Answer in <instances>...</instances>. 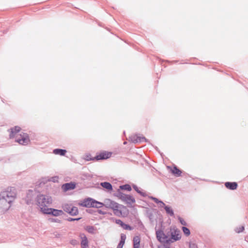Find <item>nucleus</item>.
Here are the masks:
<instances>
[{
  "label": "nucleus",
  "mask_w": 248,
  "mask_h": 248,
  "mask_svg": "<svg viewBox=\"0 0 248 248\" xmlns=\"http://www.w3.org/2000/svg\"><path fill=\"white\" fill-rule=\"evenodd\" d=\"M85 230L91 234H95L96 232V229L92 226H87L85 228Z\"/></svg>",
  "instance_id": "aec40b11"
},
{
  "label": "nucleus",
  "mask_w": 248,
  "mask_h": 248,
  "mask_svg": "<svg viewBox=\"0 0 248 248\" xmlns=\"http://www.w3.org/2000/svg\"><path fill=\"white\" fill-rule=\"evenodd\" d=\"M93 200L94 199L91 198L85 199L79 203V205L81 206L87 208L92 207Z\"/></svg>",
  "instance_id": "1a4fd4ad"
},
{
  "label": "nucleus",
  "mask_w": 248,
  "mask_h": 248,
  "mask_svg": "<svg viewBox=\"0 0 248 248\" xmlns=\"http://www.w3.org/2000/svg\"><path fill=\"white\" fill-rule=\"evenodd\" d=\"M78 214V210L77 207L72 206L69 214L71 216H76Z\"/></svg>",
  "instance_id": "393cba45"
},
{
  "label": "nucleus",
  "mask_w": 248,
  "mask_h": 248,
  "mask_svg": "<svg viewBox=\"0 0 248 248\" xmlns=\"http://www.w3.org/2000/svg\"><path fill=\"white\" fill-rule=\"evenodd\" d=\"M126 143H127L126 141H124V144H126Z\"/></svg>",
  "instance_id": "a18cd8bd"
},
{
  "label": "nucleus",
  "mask_w": 248,
  "mask_h": 248,
  "mask_svg": "<svg viewBox=\"0 0 248 248\" xmlns=\"http://www.w3.org/2000/svg\"><path fill=\"white\" fill-rule=\"evenodd\" d=\"M67 151L65 149H55L53 150V153L55 155H59L62 156L65 155V154L66 153Z\"/></svg>",
  "instance_id": "a211bd4d"
},
{
  "label": "nucleus",
  "mask_w": 248,
  "mask_h": 248,
  "mask_svg": "<svg viewBox=\"0 0 248 248\" xmlns=\"http://www.w3.org/2000/svg\"><path fill=\"white\" fill-rule=\"evenodd\" d=\"M33 193L32 190H29L27 193L26 198V202L27 204H30L32 203L33 200Z\"/></svg>",
  "instance_id": "f8f14e48"
},
{
  "label": "nucleus",
  "mask_w": 248,
  "mask_h": 248,
  "mask_svg": "<svg viewBox=\"0 0 248 248\" xmlns=\"http://www.w3.org/2000/svg\"><path fill=\"white\" fill-rule=\"evenodd\" d=\"M47 215H51L54 217H59L64 214V212L62 210L55 209L52 208L46 209L44 213Z\"/></svg>",
  "instance_id": "423d86ee"
},
{
  "label": "nucleus",
  "mask_w": 248,
  "mask_h": 248,
  "mask_svg": "<svg viewBox=\"0 0 248 248\" xmlns=\"http://www.w3.org/2000/svg\"><path fill=\"white\" fill-rule=\"evenodd\" d=\"M171 239L173 240V242L174 241H177L181 238V236L179 233V231L177 229H170Z\"/></svg>",
  "instance_id": "9d476101"
},
{
  "label": "nucleus",
  "mask_w": 248,
  "mask_h": 248,
  "mask_svg": "<svg viewBox=\"0 0 248 248\" xmlns=\"http://www.w3.org/2000/svg\"><path fill=\"white\" fill-rule=\"evenodd\" d=\"M86 160L88 161L89 160H95V159L94 158H92L91 155H86Z\"/></svg>",
  "instance_id": "58836bf2"
},
{
  "label": "nucleus",
  "mask_w": 248,
  "mask_h": 248,
  "mask_svg": "<svg viewBox=\"0 0 248 248\" xmlns=\"http://www.w3.org/2000/svg\"><path fill=\"white\" fill-rule=\"evenodd\" d=\"M150 198L151 199L153 200L156 203L162 204H163V202L162 201L159 200L156 198L153 197H151Z\"/></svg>",
  "instance_id": "c756f323"
},
{
  "label": "nucleus",
  "mask_w": 248,
  "mask_h": 248,
  "mask_svg": "<svg viewBox=\"0 0 248 248\" xmlns=\"http://www.w3.org/2000/svg\"><path fill=\"white\" fill-rule=\"evenodd\" d=\"M114 195L119 199L121 200L123 202H124L128 195L123 193L121 192L120 189H118L117 192L114 194Z\"/></svg>",
  "instance_id": "4468645a"
},
{
  "label": "nucleus",
  "mask_w": 248,
  "mask_h": 248,
  "mask_svg": "<svg viewBox=\"0 0 248 248\" xmlns=\"http://www.w3.org/2000/svg\"><path fill=\"white\" fill-rule=\"evenodd\" d=\"M171 172L176 176H180L182 173L181 171L176 166H174L171 170Z\"/></svg>",
  "instance_id": "b1692460"
},
{
  "label": "nucleus",
  "mask_w": 248,
  "mask_h": 248,
  "mask_svg": "<svg viewBox=\"0 0 248 248\" xmlns=\"http://www.w3.org/2000/svg\"><path fill=\"white\" fill-rule=\"evenodd\" d=\"M122 227L124 230H132L133 229L132 227H131L129 225L125 224L124 223V225L122 226Z\"/></svg>",
  "instance_id": "2f4dec72"
},
{
  "label": "nucleus",
  "mask_w": 248,
  "mask_h": 248,
  "mask_svg": "<svg viewBox=\"0 0 248 248\" xmlns=\"http://www.w3.org/2000/svg\"><path fill=\"white\" fill-rule=\"evenodd\" d=\"M178 219L182 225H183L184 226L187 225L186 222L182 217H178Z\"/></svg>",
  "instance_id": "72a5a7b5"
},
{
  "label": "nucleus",
  "mask_w": 248,
  "mask_h": 248,
  "mask_svg": "<svg viewBox=\"0 0 248 248\" xmlns=\"http://www.w3.org/2000/svg\"><path fill=\"white\" fill-rule=\"evenodd\" d=\"M71 207H72V206L69 205L67 204V205H65L63 207V209L65 212L68 213L69 214V212H70V209H71Z\"/></svg>",
  "instance_id": "c85d7f7f"
},
{
  "label": "nucleus",
  "mask_w": 248,
  "mask_h": 248,
  "mask_svg": "<svg viewBox=\"0 0 248 248\" xmlns=\"http://www.w3.org/2000/svg\"><path fill=\"white\" fill-rule=\"evenodd\" d=\"M129 139L131 142L134 143L138 142H148V140L146 139L144 137H140L138 135L131 136L129 137Z\"/></svg>",
  "instance_id": "0eeeda50"
},
{
  "label": "nucleus",
  "mask_w": 248,
  "mask_h": 248,
  "mask_svg": "<svg viewBox=\"0 0 248 248\" xmlns=\"http://www.w3.org/2000/svg\"><path fill=\"white\" fill-rule=\"evenodd\" d=\"M76 187V184L73 182L65 183L62 185V188L64 191H67L68 190H72L75 189Z\"/></svg>",
  "instance_id": "9b49d317"
},
{
  "label": "nucleus",
  "mask_w": 248,
  "mask_h": 248,
  "mask_svg": "<svg viewBox=\"0 0 248 248\" xmlns=\"http://www.w3.org/2000/svg\"><path fill=\"white\" fill-rule=\"evenodd\" d=\"M132 187L139 194H140L142 197H146L147 194L145 192L140 190L139 188L135 185H133Z\"/></svg>",
  "instance_id": "412c9836"
},
{
  "label": "nucleus",
  "mask_w": 248,
  "mask_h": 248,
  "mask_svg": "<svg viewBox=\"0 0 248 248\" xmlns=\"http://www.w3.org/2000/svg\"><path fill=\"white\" fill-rule=\"evenodd\" d=\"M77 243H78V242L76 240L73 239L70 241V244L74 246L77 245Z\"/></svg>",
  "instance_id": "a19ab883"
},
{
  "label": "nucleus",
  "mask_w": 248,
  "mask_h": 248,
  "mask_svg": "<svg viewBox=\"0 0 248 248\" xmlns=\"http://www.w3.org/2000/svg\"><path fill=\"white\" fill-rule=\"evenodd\" d=\"M165 210L167 214L169 215L170 216L172 217L174 216V212L172 208L168 205L165 207Z\"/></svg>",
  "instance_id": "a878e982"
},
{
  "label": "nucleus",
  "mask_w": 248,
  "mask_h": 248,
  "mask_svg": "<svg viewBox=\"0 0 248 248\" xmlns=\"http://www.w3.org/2000/svg\"><path fill=\"white\" fill-rule=\"evenodd\" d=\"M119 188L120 189L126 190L128 191H131L132 189L131 186L128 184H125L124 185L120 186Z\"/></svg>",
  "instance_id": "bb28decb"
},
{
  "label": "nucleus",
  "mask_w": 248,
  "mask_h": 248,
  "mask_svg": "<svg viewBox=\"0 0 248 248\" xmlns=\"http://www.w3.org/2000/svg\"><path fill=\"white\" fill-rule=\"evenodd\" d=\"M124 243L120 241L118 244L117 248H123V246L124 245Z\"/></svg>",
  "instance_id": "ea45409f"
},
{
  "label": "nucleus",
  "mask_w": 248,
  "mask_h": 248,
  "mask_svg": "<svg viewBox=\"0 0 248 248\" xmlns=\"http://www.w3.org/2000/svg\"><path fill=\"white\" fill-rule=\"evenodd\" d=\"M16 141L20 144L26 145L30 142V140L28 135L23 133L22 134H20L19 137H16Z\"/></svg>",
  "instance_id": "39448f33"
},
{
  "label": "nucleus",
  "mask_w": 248,
  "mask_h": 248,
  "mask_svg": "<svg viewBox=\"0 0 248 248\" xmlns=\"http://www.w3.org/2000/svg\"><path fill=\"white\" fill-rule=\"evenodd\" d=\"M21 128L20 127L18 126H16L13 128H12L10 129L11 132L9 135L10 138L12 139L14 138L15 134H16L17 133L19 132Z\"/></svg>",
  "instance_id": "dca6fc26"
},
{
  "label": "nucleus",
  "mask_w": 248,
  "mask_h": 248,
  "mask_svg": "<svg viewBox=\"0 0 248 248\" xmlns=\"http://www.w3.org/2000/svg\"><path fill=\"white\" fill-rule=\"evenodd\" d=\"M159 248H170L169 247H166L165 245L159 247Z\"/></svg>",
  "instance_id": "37998d69"
},
{
  "label": "nucleus",
  "mask_w": 248,
  "mask_h": 248,
  "mask_svg": "<svg viewBox=\"0 0 248 248\" xmlns=\"http://www.w3.org/2000/svg\"><path fill=\"white\" fill-rule=\"evenodd\" d=\"M244 226H241L239 227V228H237L235 229V231L238 233H240L241 232H242L244 231Z\"/></svg>",
  "instance_id": "473e14b6"
},
{
  "label": "nucleus",
  "mask_w": 248,
  "mask_h": 248,
  "mask_svg": "<svg viewBox=\"0 0 248 248\" xmlns=\"http://www.w3.org/2000/svg\"><path fill=\"white\" fill-rule=\"evenodd\" d=\"M134 248H139V247H137V248H136V247H134Z\"/></svg>",
  "instance_id": "49530a36"
},
{
  "label": "nucleus",
  "mask_w": 248,
  "mask_h": 248,
  "mask_svg": "<svg viewBox=\"0 0 248 248\" xmlns=\"http://www.w3.org/2000/svg\"><path fill=\"white\" fill-rule=\"evenodd\" d=\"M98 213L100 214H102V215H104L105 214V213L103 212L101 210H99L98 211Z\"/></svg>",
  "instance_id": "c03bdc74"
},
{
  "label": "nucleus",
  "mask_w": 248,
  "mask_h": 248,
  "mask_svg": "<svg viewBox=\"0 0 248 248\" xmlns=\"http://www.w3.org/2000/svg\"><path fill=\"white\" fill-rule=\"evenodd\" d=\"M104 206L107 208L112 209L114 214L117 216L120 217L122 214L121 208L123 205L114 201L110 199H106L104 202Z\"/></svg>",
  "instance_id": "f03ea898"
},
{
  "label": "nucleus",
  "mask_w": 248,
  "mask_h": 248,
  "mask_svg": "<svg viewBox=\"0 0 248 248\" xmlns=\"http://www.w3.org/2000/svg\"><path fill=\"white\" fill-rule=\"evenodd\" d=\"M182 229L184 234H186V236H188L190 235V232L188 228L185 226H184L182 227Z\"/></svg>",
  "instance_id": "cd10ccee"
},
{
  "label": "nucleus",
  "mask_w": 248,
  "mask_h": 248,
  "mask_svg": "<svg viewBox=\"0 0 248 248\" xmlns=\"http://www.w3.org/2000/svg\"><path fill=\"white\" fill-rule=\"evenodd\" d=\"M112 155L111 152L103 151L102 152L100 153L99 154L97 155L94 158L96 160H103V159H107L109 158Z\"/></svg>",
  "instance_id": "6e6552de"
},
{
  "label": "nucleus",
  "mask_w": 248,
  "mask_h": 248,
  "mask_svg": "<svg viewBox=\"0 0 248 248\" xmlns=\"http://www.w3.org/2000/svg\"><path fill=\"white\" fill-rule=\"evenodd\" d=\"M80 218H81L80 217L77 218L68 217L66 219V220L68 221H75V220H79V219H80Z\"/></svg>",
  "instance_id": "c9c22d12"
},
{
  "label": "nucleus",
  "mask_w": 248,
  "mask_h": 248,
  "mask_svg": "<svg viewBox=\"0 0 248 248\" xmlns=\"http://www.w3.org/2000/svg\"><path fill=\"white\" fill-rule=\"evenodd\" d=\"M126 239V235L123 233L121 234V240L120 241L125 243V241Z\"/></svg>",
  "instance_id": "f704fd0d"
},
{
  "label": "nucleus",
  "mask_w": 248,
  "mask_h": 248,
  "mask_svg": "<svg viewBox=\"0 0 248 248\" xmlns=\"http://www.w3.org/2000/svg\"><path fill=\"white\" fill-rule=\"evenodd\" d=\"M115 222L116 224L120 225L122 227L124 225V223L120 219H116Z\"/></svg>",
  "instance_id": "4c0bfd02"
},
{
  "label": "nucleus",
  "mask_w": 248,
  "mask_h": 248,
  "mask_svg": "<svg viewBox=\"0 0 248 248\" xmlns=\"http://www.w3.org/2000/svg\"><path fill=\"white\" fill-rule=\"evenodd\" d=\"M140 237L139 236H136L133 238V247H140Z\"/></svg>",
  "instance_id": "4be33fe9"
},
{
  "label": "nucleus",
  "mask_w": 248,
  "mask_h": 248,
  "mask_svg": "<svg viewBox=\"0 0 248 248\" xmlns=\"http://www.w3.org/2000/svg\"><path fill=\"white\" fill-rule=\"evenodd\" d=\"M16 194L14 193L4 192L0 195V200L2 202H6L10 204L14 200Z\"/></svg>",
  "instance_id": "20e7f679"
},
{
  "label": "nucleus",
  "mask_w": 248,
  "mask_h": 248,
  "mask_svg": "<svg viewBox=\"0 0 248 248\" xmlns=\"http://www.w3.org/2000/svg\"><path fill=\"white\" fill-rule=\"evenodd\" d=\"M104 205V204L103 203L98 202L95 200H93L92 207L99 208L103 207Z\"/></svg>",
  "instance_id": "5701e85b"
},
{
  "label": "nucleus",
  "mask_w": 248,
  "mask_h": 248,
  "mask_svg": "<svg viewBox=\"0 0 248 248\" xmlns=\"http://www.w3.org/2000/svg\"><path fill=\"white\" fill-rule=\"evenodd\" d=\"M225 186L227 188L231 190L236 189L238 186V185L236 182H227L225 183Z\"/></svg>",
  "instance_id": "2eb2a0df"
},
{
  "label": "nucleus",
  "mask_w": 248,
  "mask_h": 248,
  "mask_svg": "<svg viewBox=\"0 0 248 248\" xmlns=\"http://www.w3.org/2000/svg\"><path fill=\"white\" fill-rule=\"evenodd\" d=\"M156 235L158 241L161 243L170 244L173 242L171 239L169 238L170 235V231L165 234L162 231L158 230L156 231Z\"/></svg>",
  "instance_id": "7ed1b4c3"
},
{
  "label": "nucleus",
  "mask_w": 248,
  "mask_h": 248,
  "mask_svg": "<svg viewBox=\"0 0 248 248\" xmlns=\"http://www.w3.org/2000/svg\"><path fill=\"white\" fill-rule=\"evenodd\" d=\"M36 202L41 212L44 214L46 209L49 208L48 207L52 203V199L48 195L40 194L36 198Z\"/></svg>",
  "instance_id": "f257e3e1"
},
{
  "label": "nucleus",
  "mask_w": 248,
  "mask_h": 248,
  "mask_svg": "<svg viewBox=\"0 0 248 248\" xmlns=\"http://www.w3.org/2000/svg\"><path fill=\"white\" fill-rule=\"evenodd\" d=\"M80 237L82 239L81 242V248H87L88 247V241L87 237L83 233L80 234Z\"/></svg>",
  "instance_id": "ddd939ff"
},
{
  "label": "nucleus",
  "mask_w": 248,
  "mask_h": 248,
  "mask_svg": "<svg viewBox=\"0 0 248 248\" xmlns=\"http://www.w3.org/2000/svg\"><path fill=\"white\" fill-rule=\"evenodd\" d=\"M189 248H197V246L195 243L190 242L189 244Z\"/></svg>",
  "instance_id": "e433bc0d"
},
{
  "label": "nucleus",
  "mask_w": 248,
  "mask_h": 248,
  "mask_svg": "<svg viewBox=\"0 0 248 248\" xmlns=\"http://www.w3.org/2000/svg\"><path fill=\"white\" fill-rule=\"evenodd\" d=\"M135 202L136 200L135 198L130 195H127V196L126 198V200L124 201V202H125L126 204L129 205H132V204L135 203Z\"/></svg>",
  "instance_id": "f3484780"
},
{
  "label": "nucleus",
  "mask_w": 248,
  "mask_h": 248,
  "mask_svg": "<svg viewBox=\"0 0 248 248\" xmlns=\"http://www.w3.org/2000/svg\"><path fill=\"white\" fill-rule=\"evenodd\" d=\"M100 185L107 190H111L112 189V186L111 184L109 182H102L100 183Z\"/></svg>",
  "instance_id": "6ab92c4d"
},
{
  "label": "nucleus",
  "mask_w": 248,
  "mask_h": 248,
  "mask_svg": "<svg viewBox=\"0 0 248 248\" xmlns=\"http://www.w3.org/2000/svg\"><path fill=\"white\" fill-rule=\"evenodd\" d=\"M159 207H164L165 208V207L167 205H165V204L163 202V204H158Z\"/></svg>",
  "instance_id": "79ce46f5"
},
{
  "label": "nucleus",
  "mask_w": 248,
  "mask_h": 248,
  "mask_svg": "<svg viewBox=\"0 0 248 248\" xmlns=\"http://www.w3.org/2000/svg\"><path fill=\"white\" fill-rule=\"evenodd\" d=\"M48 220L51 222H58V223H62V220L59 219H58V218H49Z\"/></svg>",
  "instance_id": "7c9ffc66"
}]
</instances>
